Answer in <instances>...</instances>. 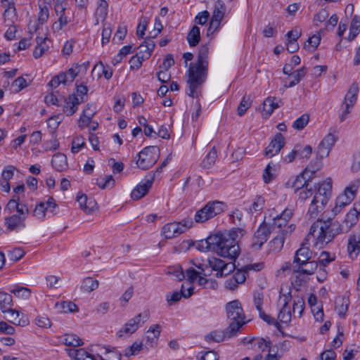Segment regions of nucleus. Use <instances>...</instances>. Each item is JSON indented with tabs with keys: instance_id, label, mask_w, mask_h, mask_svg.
<instances>
[{
	"instance_id": "obj_1",
	"label": "nucleus",
	"mask_w": 360,
	"mask_h": 360,
	"mask_svg": "<svg viewBox=\"0 0 360 360\" xmlns=\"http://www.w3.org/2000/svg\"><path fill=\"white\" fill-rule=\"evenodd\" d=\"M359 215L349 210L341 224L332 223L330 220L317 219L311 226L306 240H312L316 248L321 249L333 240L336 235L349 232L359 221Z\"/></svg>"
},
{
	"instance_id": "obj_2",
	"label": "nucleus",
	"mask_w": 360,
	"mask_h": 360,
	"mask_svg": "<svg viewBox=\"0 0 360 360\" xmlns=\"http://www.w3.org/2000/svg\"><path fill=\"white\" fill-rule=\"evenodd\" d=\"M208 53L209 49L207 44L202 45L198 51L197 63H191L189 65L187 94L192 98L198 97V90L205 80Z\"/></svg>"
},
{
	"instance_id": "obj_3",
	"label": "nucleus",
	"mask_w": 360,
	"mask_h": 360,
	"mask_svg": "<svg viewBox=\"0 0 360 360\" xmlns=\"http://www.w3.org/2000/svg\"><path fill=\"white\" fill-rule=\"evenodd\" d=\"M332 190V179L328 178L321 184L315 192L309 205L306 217L309 219H316L328 202Z\"/></svg>"
},
{
	"instance_id": "obj_4",
	"label": "nucleus",
	"mask_w": 360,
	"mask_h": 360,
	"mask_svg": "<svg viewBox=\"0 0 360 360\" xmlns=\"http://www.w3.org/2000/svg\"><path fill=\"white\" fill-rule=\"evenodd\" d=\"M217 239L219 241L215 245L214 252L221 257L235 261L240 254L238 243L230 238L226 239L222 234H217Z\"/></svg>"
},
{
	"instance_id": "obj_5",
	"label": "nucleus",
	"mask_w": 360,
	"mask_h": 360,
	"mask_svg": "<svg viewBox=\"0 0 360 360\" xmlns=\"http://www.w3.org/2000/svg\"><path fill=\"white\" fill-rule=\"evenodd\" d=\"M227 319L229 321V326L234 324L237 327V334L240 328L247 323L246 317L242 305L238 300L228 302L226 304Z\"/></svg>"
},
{
	"instance_id": "obj_6",
	"label": "nucleus",
	"mask_w": 360,
	"mask_h": 360,
	"mask_svg": "<svg viewBox=\"0 0 360 360\" xmlns=\"http://www.w3.org/2000/svg\"><path fill=\"white\" fill-rule=\"evenodd\" d=\"M159 155L160 150L157 146H147L136 155V164L141 169H148L157 162Z\"/></svg>"
},
{
	"instance_id": "obj_7",
	"label": "nucleus",
	"mask_w": 360,
	"mask_h": 360,
	"mask_svg": "<svg viewBox=\"0 0 360 360\" xmlns=\"http://www.w3.org/2000/svg\"><path fill=\"white\" fill-rule=\"evenodd\" d=\"M205 265L206 268L216 271V276H226L235 270L234 262H226L225 261L214 257H209L205 259Z\"/></svg>"
},
{
	"instance_id": "obj_8",
	"label": "nucleus",
	"mask_w": 360,
	"mask_h": 360,
	"mask_svg": "<svg viewBox=\"0 0 360 360\" xmlns=\"http://www.w3.org/2000/svg\"><path fill=\"white\" fill-rule=\"evenodd\" d=\"M224 204L219 201H211L199 210L195 214L197 223H203L223 212Z\"/></svg>"
},
{
	"instance_id": "obj_9",
	"label": "nucleus",
	"mask_w": 360,
	"mask_h": 360,
	"mask_svg": "<svg viewBox=\"0 0 360 360\" xmlns=\"http://www.w3.org/2000/svg\"><path fill=\"white\" fill-rule=\"evenodd\" d=\"M226 10V5L221 0H217L214 3L211 21L207 30V36H210L215 32L219 31L221 22L224 18Z\"/></svg>"
},
{
	"instance_id": "obj_10",
	"label": "nucleus",
	"mask_w": 360,
	"mask_h": 360,
	"mask_svg": "<svg viewBox=\"0 0 360 360\" xmlns=\"http://www.w3.org/2000/svg\"><path fill=\"white\" fill-rule=\"evenodd\" d=\"M155 174H148L131 191V197L133 200H138L144 197L154 181Z\"/></svg>"
},
{
	"instance_id": "obj_11",
	"label": "nucleus",
	"mask_w": 360,
	"mask_h": 360,
	"mask_svg": "<svg viewBox=\"0 0 360 360\" xmlns=\"http://www.w3.org/2000/svg\"><path fill=\"white\" fill-rule=\"evenodd\" d=\"M57 208L58 205L55 200L52 197H49L46 201L40 202L36 205L33 214L37 218L43 219L46 212L51 213L52 215L56 214Z\"/></svg>"
},
{
	"instance_id": "obj_12",
	"label": "nucleus",
	"mask_w": 360,
	"mask_h": 360,
	"mask_svg": "<svg viewBox=\"0 0 360 360\" xmlns=\"http://www.w3.org/2000/svg\"><path fill=\"white\" fill-rule=\"evenodd\" d=\"M282 291L283 288L281 290L279 296V300L283 301V305L279 311L278 319L281 323H288L291 321L292 316V312H291L290 307L288 306L289 302L292 298V295L290 291L286 294H283Z\"/></svg>"
},
{
	"instance_id": "obj_13",
	"label": "nucleus",
	"mask_w": 360,
	"mask_h": 360,
	"mask_svg": "<svg viewBox=\"0 0 360 360\" xmlns=\"http://www.w3.org/2000/svg\"><path fill=\"white\" fill-rule=\"evenodd\" d=\"M96 353L101 360H121L122 354L115 347L110 346L95 345L91 349Z\"/></svg>"
},
{
	"instance_id": "obj_14",
	"label": "nucleus",
	"mask_w": 360,
	"mask_h": 360,
	"mask_svg": "<svg viewBox=\"0 0 360 360\" xmlns=\"http://www.w3.org/2000/svg\"><path fill=\"white\" fill-rule=\"evenodd\" d=\"M271 233L269 226L265 224H262L255 233L252 238V247L258 250L266 242Z\"/></svg>"
},
{
	"instance_id": "obj_15",
	"label": "nucleus",
	"mask_w": 360,
	"mask_h": 360,
	"mask_svg": "<svg viewBox=\"0 0 360 360\" xmlns=\"http://www.w3.org/2000/svg\"><path fill=\"white\" fill-rule=\"evenodd\" d=\"M316 170L307 167L303 172L297 175L292 183V187L294 188L295 192L305 188L307 185L309 186V182L312 179L313 175L315 174Z\"/></svg>"
},
{
	"instance_id": "obj_16",
	"label": "nucleus",
	"mask_w": 360,
	"mask_h": 360,
	"mask_svg": "<svg viewBox=\"0 0 360 360\" xmlns=\"http://www.w3.org/2000/svg\"><path fill=\"white\" fill-rule=\"evenodd\" d=\"M237 335V327L236 325L232 324L226 328L222 332L214 331L206 335L205 338L207 341L219 342L226 339L233 338Z\"/></svg>"
},
{
	"instance_id": "obj_17",
	"label": "nucleus",
	"mask_w": 360,
	"mask_h": 360,
	"mask_svg": "<svg viewBox=\"0 0 360 360\" xmlns=\"http://www.w3.org/2000/svg\"><path fill=\"white\" fill-rule=\"evenodd\" d=\"M360 186V180L356 179L351 182L344 190L343 193L340 194L336 200L344 202L345 205H348L354 199L357 193L358 188Z\"/></svg>"
},
{
	"instance_id": "obj_18",
	"label": "nucleus",
	"mask_w": 360,
	"mask_h": 360,
	"mask_svg": "<svg viewBox=\"0 0 360 360\" xmlns=\"http://www.w3.org/2000/svg\"><path fill=\"white\" fill-rule=\"evenodd\" d=\"M141 314H139L132 319H129L122 328H121L117 333V335L120 338L124 336H129L135 333L141 323Z\"/></svg>"
},
{
	"instance_id": "obj_19",
	"label": "nucleus",
	"mask_w": 360,
	"mask_h": 360,
	"mask_svg": "<svg viewBox=\"0 0 360 360\" xmlns=\"http://www.w3.org/2000/svg\"><path fill=\"white\" fill-rule=\"evenodd\" d=\"M335 141L336 139L333 134H328L326 135L317 148V156L320 159L327 157L329 155V153L334 146Z\"/></svg>"
},
{
	"instance_id": "obj_20",
	"label": "nucleus",
	"mask_w": 360,
	"mask_h": 360,
	"mask_svg": "<svg viewBox=\"0 0 360 360\" xmlns=\"http://www.w3.org/2000/svg\"><path fill=\"white\" fill-rule=\"evenodd\" d=\"M264 301V294L262 291L255 292L253 294V302L259 312V317L270 325L277 323L274 318L266 314L262 309V304Z\"/></svg>"
},
{
	"instance_id": "obj_21",
	"label": "nucleus",
	"mask_w": 360,
	"mask_h": 360,
	"mask_svg": "<svg viewBox=\"0 0 360 360\" xmlns=\"http://www.w3.org/2000/svg\"><path fill=\"white\" fill-rule=\"evenodd\" d=\"M293 215V210L290 208L285 209L280 214H277L273 218V226L279 229L282 233V229H286L288 224L289 220Z\"/></svg>"
},
{
	"instance_id": "obj_22",
	"label": "nucleus",
	"mask_w": 360,
	"mask_h": 360,
	"mask_svg": "<svg viewBox=\"0 0 360 360\" xmlns=\"http://www.w3.org/2000/svg\"><path fill=\"white\" fill-rule=\"evenodd\" d=\"M284 146V138L283 135L278 133L274 139L270 142L265 148L264 155L267 158H272L278 154Z\"/></svg>"
},
{
	"instance_id": "obj_23",
	"label": "nucleus",
	"mask_w": 360,
	"mask_h": 360,
	"mask_svg": "<svg viewBox=\"0 0 360 360\" xmlns=\"http://www.w3.org/2000/svg\"><path fill=\"white\" fill-rule=\"evenodd\" d=\"M295 229V224H290L286 229H282V233L276 236L271 242L270 245L275 252H279L283 247L285 237L291 234Z\"/></svg>"
},
{
	"instance_id": "obj_24",
	"label": "nucleus",
	"mask_w": 360,
	"mask_h": 360,
	"mask_svg": "<svg viewBox=\"0 0 360 360\" xmlns=\"http://www.w3.org/2000/svg\"><path fill=\"white\" fill-rule=\"evenodd\" d=\"M5 314H6L5 317L7 321L14 325L24 327L29 324L28 319L24 315H22V317L20 318V312L12 309V307L8 309Z\"/></svg>"
},
{
	"instance_id": "obj_25",
	"label": "nucleus",
	"mask_w": 360,
	"mask_h": 360,
	"mask_svg": "<svg viewBox=\"0 0 360 360\" xmlns=\"http://www.w3.org/2000/svg\"><path fill=\"white\" fill-rule=\"evenodd\" d=\"M83 101L82 98L81 101L77 98L75 94L70 95L65 100V103L63 105V111L67 116L72 115L78 109V105L81 102Z\"/></svg>"
},
{
	"instance_id": "obj_26",
	"label": "nucleus",
	"mask_w": 360,
	"mask_h": 360,
	"mask_svg": "<svg viewBox=\"0 0 360 360\" xmlns=\"http://www.w3.org/2000/svg\"><path fill=\"white\" fill-rule=\"evenodd\" d=\"M96 114V106L94 104H87L86 108L82 111V113L79 120V127L81 129L84 128L89 125L92 117Z\"/></svg>"
},
{
	"instance_id": "obj_27",
	"label": "nucleus",
	"mask_w": 360,
	"mask_h": 360,
	"mask_svg": "<svg viewBox=\"0 0 360 360\" xmlns=\"http://www.w3.org/2000/svg\"><path fill=\"white\" fill-rule=\"evenodd\" d=\"M5 225L10 231L21 229L25 226V220L17 216L12 214L5 218Z\"/></svg>"
},
{
	"instance_id": "obj_28",
	"label": "nucleus",
	"mask_w": 360,
	"mask_h": 360,
	"mask_svg": "<svg viewBox=\"0 0 360 360\" xmlns=\"http://www.w3.org/2000/svg\"><path fill=\"white\" fill-rule=\"evenodd\" d=\"M77 201L79 207L86 213L89 214L94 211L96 205V202L91 198H88L86 195L77 196Z\"/></svg>"
},
{
	"instance_id": "obj_29",
	"label": "nucleus",
	"mask_w": 360,
	"mask_h": 360,
	"mask_svg": "<svg viewBox=\"0 0 360 360\" xmlns=\"http://www.w3.org/2000/svg\"><path fill=\"white\" fill-rule=\"evenodd\" d=\"M162 235L166 238H173L182 233V229L178 222L169 223L162 229Z\"/></svg>"
},
{
	"instance_id": "obj_30",
	"label": "nucleus",
	"mask_w": 360,
	"mask_h": 360,
	"mask_svg": "<svg viewBox=\"0 0 360 360\" xmlns=\"http://www.w3.org/2000/svg\"><path fill=\"white\" fill-rule=\"evenodd\" d=\"M51 165L56 171L63 172L68 167L67 157L63 153H56L52 158Z\"/></svg>"
},
{
	"instance_id": "obj_31",
	"label": "nucleus",
	"mask_w": 360,
	"mask_h": 360,
	"mask_svg": "<svg viewBox=\"0 0 360 360\" xmlns=\"http://www.w3.org/2000/svg\"><path fill=\"white\" fill-rule=\"evenodd\" d=\"M217 234L212 235L207 237L205 240H200L198 244V249L200 251H214V247L217 245Z\"/></svg>"
},
{
	"instance_id": "obj_32",
	"label": "nucleus",
	"mask_w": 360,
	"mask_h": 360,
	"mask_svg": "<svg viewBox=\"0 0 360 360\" xmlns=\"http://www.w3.org/2000/svg\"><path fill=\"white\" fill-rule=\"evenodd\" d=\"M161 326L159 324H154L151 326L146 333L147 343L153 347L159 338Z\"/></svg>"
},
{
	"instance_id": "obj_33",
	"label": "nucleus",
	"mask_w": 360,
	"mask_h": 360,
	"mask_svg": "<svg viewBox=\"0 0 360 360\" xmlns=\"http://www.w3.org/2000/svg\"><path fill=\"white\" fill-rule=\"evenodd\" d=\"M68 356L75 360H88L90 358H94L91 354H89L84 349H66Z\"/></svg>"
},
{
	"instance_id": "obj_34",
	"label": "nucleus",
	"mask_w": 360,
	"mask_h": 360,
	"mask_svg": "<svg viewBox=\"0 0 360 360\" xmlns=\"http://www.w3.org/2000/svg\"><path fill=\"white\" fill-rule=\"evenodd\" d=\"M312 252L309 248L302 245L299 248L295 255L294 262H304L306 264L307 262L309 261L311 258Z\"/></svg>"
},
{
	"instance_id": "obj_35",
	"label": "nucleus",
	"mask_w": 360,
	"mask_h": 360,
	"mask_svg": "<svg viewBox=\"0 0 360 360\" xmlns=\"http://www.w3.org/2000/svg\"><path fill=\"white\" fill-rule=\"evenodd\" d=\"M13 305V297L11 295L0 291V310L3 314H6L8 309Z\"/></svg>"
},
{
	"instance_id": "obj_36",
	"label": "nucleus",
	"mask_w": 360,
	"mask_h": 360,
	"mask_svg": "<svg viewBox=\"0 0 360 360\" xmlns=\"http://www.w3.org/2000/svg\"><path fill=\"white\" fill-rule=\"evenodd\" d=\"M360 32V17L354 15L351 21L349 33L347 37L348 41H353Z\"/></svg>"
},
{
	"instance_id": "obj_37",
	"label": "nucleus",
	"mask_w": 360,
	"mask_h": 360,
	"mask_svg": "<svg viewBox=\"0 0 360 360\" xmlns=\"http://www.w3.org/2000/svg\"><path fill=\"white\" fill-rule=\"evenodd\" d=\"M292 315L295 318L300 317L304 309V300L300 296H293Z\"/></svg>"
},
{
	"instance_id": "obj_38",
	"label": "nucleus",
	"mask_w": 360,
	"mask_h": 360,
	"mask_svg": "<svg viewBox=\"0 0 360 360\" xmlns=\"http://www.w3.org/2000/svg\"><path fill=\"white\" fill-rule=\"evenodd\" d=\"M359 92V86L357 84H352L349 87L343 103L353 105L356 101L357 95Z\"/></svg>"
},
{
	"instance_id": "obj_39",
	"label": "nucleus",
	"mask_w": 360,
	"mask_h": 360,
	"mask_svg": "<svg viewBox=\"0 0 360 360\" xmlns=\"http://www.w3.org/2000/svg\"><path fill=\"white\" fill-rule=\"evenodd\" d=\"M63 343L70 347H79L82 346L83 341L75 334H65L62 340Z\"/></svg>"
},
{
	"instance_id": "obj_40",
	"label": "nucleus",
	"mask_w": 360,
	"mask_h": 360,
	"mask_svg": "<svg viewBox=\"0 0 360 360\" xmlns=\"http://www.w3.org/2000/svg\"><path fill=\"white\" fill-rule=\"evenodd\" d=\"M99 285L98 280L94 279L91 277H86L83 279L81 290L84 292H91L96 290Z\"/></svg>"
},
{
	"instance_id": "obj_41",
	"label": "nucleus",
	"mask_w": 360,
	"mask_h": 360,
	"mask_svg": "<svg viewBox=\"0 0 360 360\" xmlns=\"http://www.w3.org/2000/svg\"><path fill=\"white\" fill-rule=\"evenodd\" d=\"M200 28L194 25L187 35V41L191 46H195L200 41Z\"/></svg>"
},
{
	"instance_id": "obj_42",
	"label": "nucleus",
	"mask_w": 360,
	"mask_h": 360,
	"mask_svg": "<svg viewBox=\"0 0 360 360\" xmlns=\"http://www.w3.org/2000/svg\"><path fill=\"white\" fill-rule=\"evenodd\" d=\"M250 345L255 349L259 352H264L270 347L271 341L264 338H253L250 341Z\"/></svg>"
},
{
	"instance_id": "obj_43",
	"label": "nucleus",
	"mask_w": 360,
	"mask_h": 360,
	"mask_svg": "<svg viewBox=\"0 0 360 360\" xmlns=\"http://www.w3.org/2000/svg\"><path fill=\"white\" fill-rule=\"evenodd\" d=\"M335 309L338 314L342 318H344L349 307V300L345 297H341L337 300L335 302Z\"/></svg>"
},
{
	"instance_id": "obj_44",
	"label": "nucleus",
	"mask_w": 360,
	"mask_h": 360,
	"mask_svg": "<svg viewBox=\"0 0 360 360\" xmlns=\"http://www.w3.org/2000/svg\"><path fill=\"white\" fill-rule=\"evenodd\" d=\"M37 45L36 46L34 52L33 56L35 58H40L43 56L46 51L48 50V46L46 44V39L37 37Z\"/></svg>"
},
{
	"instance_id": "obj_45",
	"label": "nucleus",
	"mask_w": 360,
	"mask_h": 360,
	"mask_svg": "<svg viewBox=\"0 0 360 360\" xmlns=\"http://www.w3.org/2000/svg\"><path fill=\"white\" fill-rule=\"evenodd\" d=\"M348 250L350 254L356 252V255H359L360 252V233L357 235L351 236L349 239Z\"/></svg>"
},
{
	"instance_id": "obj_46",
	"label": "nucleus",
	"mask_w": 360,
	"mask_h": 360,
	"mask_svg": "<svg viewBox=\"0 0 360 360\" xmlns=\"http://www.w3.org/2000/svg\"><path fill=\"white\" fill-rule=\"evenodd\" d=\"M56 308L63 313L75 312L78 310L77 306L70 301L58 302L56 304Z\"/></svg>"
},
{
	"instance_id": "obj_47",
	"label": "nucleus",
	"mask_w": 360,
	"mask_h": 360,
	"mask_svg": "<svg viewBox=\"0 0 360 360\" xmlns=\"http://www.w3.org/2000/svg\"><path fill=\"white\" fill-rule=\"evenodd\" d=\"M154 48L155 42L150 39H148L147 40L144 41L143 43L141 44L139 47L140 53H144L143 55L146 58L150 56Z\"/></svg>"
},
{
	"instance_id": "obj_48",
	"label": "nucleus",
	"mask_w": 360,
	"mask_h": 360,
	"mask_svg": "<svg viewBox=\"0 0 360 360\" xmlns=\"http://www.w3.org/2000/svg\"><path fill=\"white\" fill-rule=\"evenodd\" d=\"M217 158V153L215 147H212L210 151L207 153L202 162V165L205 168L211 167L215 162Z\"/></svg>"
},
{
	"instance_id": "obj_49",
	"label": "nucleus",
	"mask_w": 360,
	"mask_h": 360,
	"mask_svg": "<svg viewBox=\"0 0 360 360\" xmlns=\"http://www.w3.org/2000/svg\"><path fill=\"white\" fill-rule=\"evenodd\" d=\"M143 349L142 342H134L131 346L127 347L124 352V355L130 357L138 354Z\"/></svg>"
},
{
	"instance_id": "obj_50",
	"label": "nucleus",
	"mask_w": 360,
	"mask_h": 360,
	"mask_svg": "<svg viewBox=\"0 0 360 360\" xmlns=\"http://www.w3.org/2000/svg\"><path fill=\"white\" fill-rule=\"evenodd\" d=\"M39 12L38 13V24L43 25L46 22L49 18V6L45 4H39Z\"/></svg>"
},
{
	"instance_id": "obj_51",
	"label": "nucleus",
	"mask_w": 360,
	"mask_h": 360,
	"mask_svg": "<svg viewBox=\"0 0 360 360\" xmlns=\"http://www.w3.org/2000/svg\"><path fill=\"white\" fill-rule=\"evenodd\" d=\"M320 41L321 36L319 34H314L304 43V48L309 51H314L319 45Z\"/></svg>"
},
{
	"instance_id": "obj_52",
	"label": "nucleus",
	"mask_w": 360,
	"mask_h": 360,
	"mask_svg": "<svg viewBox=\"0 0 360 360\" xmlns=\"http://www.w3.org/2000/svg\"><path fill=\"white\" fill-rule=\"evenodd\" d=\"M246 231L243 228H234L231 229L229 233L223 235L224 238L234 240L235 243H238V240L245 234Z\"/></svg>"
},
{
	"instance_id": "obj_53",
	"label": "nucleus",
	"mask_w": 360,
	"mask_h": 360,
	"mask_svg": "<svg viewBox=\"0 0 360 360\" xmlns=\"http://www.w3.org/2000/svg\"><path fill=\"white\" fill-rule=\"evenodd\" d=\"M251 105L252 100L250 96H244L238 107V115L243 116Z\"/></svg>"
},
{
	"instance_id": "obj_54",
	"label": "nucleus",
	"mask_w": 360,
	"mask_h": 360,
	"mask_svg": "<svg viewBox=\"0 0 360 360\" xmlns=\"http://www.w3.org/2000/svg\"><path fill=\"white\" fill-rule=\"evenodd\" d=\"M265 205V200L264 197L261 195H257L253 200L252 205L250 207V212H258L262 211Z\"/></svg>"
},
{
	"instance_id": "obj_55",
	"label": "nucleus",
	"mask_w": 360,
	"mask_h": 360,
	"mask_svg": "<svg viewBox=\"0 0 360 360\" xmlns=\"http://www.w3.org/2000/svg\"><path fill=\"white\" fill-rule=\"evenodd\" d=\"M97 69H100L102 70V73L106 79L108 80L112 77V75H113L112 69L109 66L105 67V65L102 61L98 62L94 65L92 72L96 71V70H97Z\"/></svg>"
},
{
	"instance_id": "obj_56",
	"label": "nucleus",
	"mask_w": 360,
	"mask_h": 360,
	"mask_svg": "<svg viewBox=\"0 0 360 360\" xmlns=\"http://www.w3.org/2000/svg\"><path fill=\"white\" fill-rule=\"evenodd\" d=\"M11 292L14 294L17 297L22 299H28L30 296V289L25 287L16 286L11 290Z\"/></svg>"
},
{
	"instance_id": "obj_57",
	"label": "nucleus",
	"mask_w": 360,
	"mask_h": 360,
	"mask_svg": "<svg viewBox=\"0 0 360 360\" xmlns=\"http://www.w3.org/2000/svg\"><path fill=\"white\" fill-rule=\"evenodd\" d=\"M295 148L297 150V157H299L301 159H309L312 153V148L309 145H307L304 147L296 146Z\"/></svg>"
},
{
	"instance_id": "obj_58",
	"label": "nucleus",
	"mask_w": 360,
	"mask_h": 360,
	"mask_svg": "<svg viewBox=\"0 0 360 360\" xmlns=\"http://www.w3.org/2000/svg\"><path fill=\"white\" fill-rule=\"evenodd\" d=\"M58 20L53 24V30L54 31H60L68 23V18L65 13L57 15Z\"/></svg>"
},
{
	"instance_id": "obj_59",
	"label": "nucleus",
	"mask_w": 360,
	"mask_h": 360,
	"mask_svg": "<svg viewBox=\"0 0 360 360\" xmlns=\"http://www.w3.org/2000/svg\"><path fill=\"white\" fill-rule=\"evenodd\" d=\"M306 70L304 68H302L292 73L293 80L291 81L287 87H292L298 84L300 80L305 76Z\"/></svg>"
},
{
	"instance_id": "obj_60",
	"label": "nucleus",
	"mask_w": 360,
	"mask_h": 360,
	"mask_svg": "<svg viewBox=\"0 0 360 360\" xmlns=\"http://www.w3.org/2000/svg\"><path fill=\"white\" fill-rule=\"evenodd\" d=\"M183 295L184 292L181 290L179 292L175 291L172 293H168L166 295V300L168 304L171 306L184 297Z\"/></svg>"
},
{
	"instance_id": "obj_61",
	"label": "nucleus",
	"mask_w": 360,
	"mask_h": 360,
	"mask_svg": "<svg viewBox=\"0 0 360 360\" xmlns=\"http://www.w3.org/2000/svg\"><path fill=\"white\" fill-rule=\"evenodd\" d=\"M247 271H248L244 267L242 269L236 271L231 278L234 279L235 282H236L239 284H242L245 281V280L247 278V276H248Z\"/></svg>"
},
{
	"instance_id": "obj_62",
	"label": "nucleus",
	"mask_w": 360,
	"mask_h": 360,
	"mask_svg": "<svg viewBox=\"0 0 360 360\" xmlns=\"http://www.w3.org/2000/svg\"><path fill=\"white\" fill-rule=\"evenodd\" d=\"M145 58L144 55L139 56V54L132 56L129 60L130 68L132 70H138L141 66Z\"/></svg>"
},
{
	"instance_id": "obj_63",
	"label": "nucleus",
	"mask_w": 360,
	"mask_h": 360,
	"mask_svg": "<svg viewBox=\"0 0 360 360\" xmlns=\"http://www.w3.org/2000/svg\"><path fill=\"white\" fill-rule=\"evenodd\" d=\"M334 260V257H331L329 252L323 251L320 253L319 257V263L326 267L330 262Z\"/></svg>"
},
{
	"instance_id": "obj_64",
	"label": "nucleus",
	"mask_w": 360,
	"mask_h": 360,
	"mask_svg": "<svg viewBox=\"0 0 360 360\" xmlns=\"http://www.w3.org/2000/svg\"><path fill=\"white\" fill-rule=\"evenodd\" d=\"M308 122L309 116L307 115H302L293 122L292 127L295 129L302 130L307 124Z\"/></svg>"
}]
</instances>
